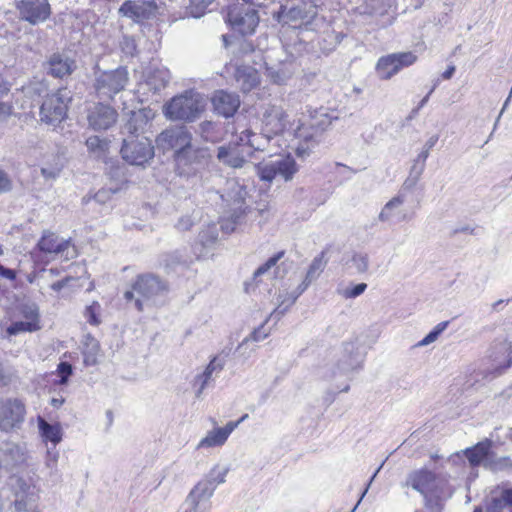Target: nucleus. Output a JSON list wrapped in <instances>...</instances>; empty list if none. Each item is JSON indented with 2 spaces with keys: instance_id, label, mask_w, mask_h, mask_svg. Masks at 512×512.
<instances>
[{
  "instance_id": "f257e3e1",
  "label": "nucleus",
  "mask_w": 512,
  "mask_h": 512,
  "mask_svg": "<svg viewBox=\"0 0 512 512\" xmlns=\"http://www.w3.org/2000/svg\"><path fill=\"white\" fill-rule=\"evenodd\" d=\"M207 100L197 91L189 90L173 97L164 107V114L171 120L193 121L204 111Z\"/></svg>"
},
{
  "instance_id": "f03ea898",
  "label": "nucleus",
  "mask_w": 512,
  "mask_h": 512,
  "mask_svg": "<svg viewBox=\"0 0 512 512\" xmlns=\"http://www.w3.org/2000/svg\"><path fill=\"white\" fill-rule=\"evenodd\" d=\"M71 99V92L67 88H59L56 92L47 94L40 106V121L53 127L60 124L67 116Z\"/></svg>"
},
{
  "instance_id": "7ed1b4c3",
  "label": "nucleus",
  "mask_w": 512,
  "mask_h": 512,
  "mask_svg": "<svg viewBox=\"0 0 512 512\" xmlns=\"http://www.w3.org/2000/svg\"><path fill=\"white\" fill-rule=\"evenodd\" d=\"M164 291V285L161 281L151 275H142L137 278L132 286V290L124 293L127 301H135L137 310L142 311L145 306L155 304V298Z\"/></svg>"
},
{
  "instance_id": "20e7f679",
  "label": "nucleus",
  "mask_w": 512,
  "mask_h": 512,
  "mask_svg": "<svg viewBox=\"0 0 512 512\" xmlns=\"http://www.w3.org/2000/svg\"><path fill=\"white\" fill-rule=\"evenodd\" d=\"M256 169L262 181L271 183L275 179H281L285 182L291 181L299 167L293 156L285 155L263 161L256 166Z\"/></svg>"
},
{
  "instance_id": "39448f33",
  "label": "nucleus",
  "mask_w": 512,
  "mask_h": 512,
  "mask_svg": "<svg viewBox=\"0 0 512 512\" xmlns=\"http://www.w3.org/2000/svg\"><path fill=\"white\" fill-rule=\"evenodd\" d=\"M129 81V73L125 67L115 70L95 71L94 87L97 95L102 99H112L125 89Z\"/></svg>"
},
{
  "instance_id": "423d86ee",
  "label": "nucleus",
  "mask_w": 512,
  "mask_h": 512,
  "mask_svg": "<svg viewBox=\"0 0 512 512\" xmlns=\"http://www.w3.org/2000/svg\"><path fill=\"white\" fill-rule=\"evenodd\" d=\"M120 152L130 165L144 166L153 159L154 146L147 136L125 137Z\"/></svg>"
},
{
  "instance_id": "0eeeda50",
  "label": "nucleus",
  "mask_w": 512,
  "mask_h": 512,
  "mask_svg": "<svg viewBox=\"0 0 512 512\" xmlns=\"http://www.w3.org/2000/svg\"><path fill=\"white\" fill-rule=\"evenodd\" d=\"M226 19L231 27L242 35L254 33L259 24V16L256 9L251 6L240 5L239 3L229 7Z\"/></svg>"
},
{
  "instance_id": "6e6552de",
  "label": "nucleus",
  "mask_w": 512,
  "mask_h": 512,
  "mask_svg": "<svg viewBox=\"0 0 512 512\" xmlns=\"http://www.w3.org/2000/svg\"><path fill=\"white\" fill-rule=\"evenodd\" d=\"M316 15V6L311 3H300L291 7L281 6L278 21L293 28L308 27Z\"/></svg>"
},
{
  "instance_id": "1a4fd4ad",
  "label": "nucleus",
  "mask_w": 512,
  "mask_h": 512,
  "mask_svg": "<svg viewBox=\"0 0 512 512\" xmlns=\"http://www.w3.org/2000/svg\"><path fill=\"white\" fill-rule=\"evenodd\" d=\"M512 342L506 338L496 339L490 348L491 379L502 375L512 365Z\"/></svg>"
},
{
  "instance_id": "9d476101",
  "label": "nucleus",
  "mask_w": 512,
  "mask_h": 512,
  "mask_svg": "<svg viewBox=\"0 0 512 512\" xmlns=\"http://www.w3.org/2000/svg\"><path fill=\"white\" fill-rule=\"evenodd\" d=\"M417 56L413 52L392 53L382 56L376 64V71L381 79H390L403 68L413 65Z\"/></svg>"
},
{
  "instance_id": "9b49d317",
  "label": "nucleus",
  "mask_w": 512,
  "mask_h": 512,
  "mask_svg": "<svg viewBox=\"0 0 512 512\" xmlns=\"http://www.w3.org/2000/svg\"><path fill=\"white\" fill-rule=\"evenodd\" d=\"M263 132L276 136L282 134L290 125L289 116L282 105L267 104L262 113Z\"/></svg>"
},
{
  "instance_id": "f8f14e48",
  "label": "nucleus",
  "mask_w": 512,
  "mask_h": 512,
  "mask_svg": "<svg viewBox=\"0 0 512 512\" xmlns=\"http://www.w3.org/2000/svg\"><path fill=\"white\" fill-rule=\"evenodd\" d=\"M212 487L197 483L189 492L179 512H209L211 509Z\"/></svg>"
},
{
  "instance_id": "ddd939ff",
  "label": "nucleus",
  "mask_w": 512,
  "mask_h": 512,
  "mask_svg": "<svg viewBox=\"0 0 512 512\" xmlns=\"http://www.w3.org/2000/svg\"><path fill=\"white\" fill-rule=\"evenodd\" d=\"M330 120L322 121L321 127L319 123L311 122L309 124L303 123L295 130V137L302 141L296 149V153L299 157H305L309 155L311 148L320 141L322 131L325 125H329Z\"/></svg>"
},
{
  "instance_id": "4468645a",
  "label": "nucleus",
  "mask_w": 512,
  "mask_h": 512,
  "mask_svg": "<svg viewBox=\"0 0 512 512\" xmlns=\"http://www.w3.org/2000/svg\"><path fill=\"white\" fill-rule=\"evenodd\" d=\"M25 405L18 399H7L0 405V429L10 431L24 421Z\"/></svg>"
},
{
  "instance_id": "2eb2a0df",
  "label": "nucleus",
  "mask_w": 512,
  "mask_h": 512,
  "mask_svg": "<svg viewBox=\"0 0 512 512\" xmlns=\"http://www.w3.org/2000/svg\"><path fill=\"white\" fill-rule=\"evenodd\" d=\"M156 143L163 150L174 149L177 158L178 152L186 149L191 144V135L183 126L172 127L160 133Z\"/></svg>"
},
{
  "instance_id": "dca6fc26",
  "label": "nucleus",
  "mask_w": 512,
  "mask_h": 512,
  "mask_svg": "<svg viewBox=\"0 0 512 512\" xmlns=\"http://www.w3.org/2000/svg\"><path fill=\"white\" fill-rule=\"evenodd\" d=\"M38 247L45 253L55 254L64 259L76 256V249L70 239H63L52 232H45L38 242Z\"/></svg>"
},
{
  "instance_id": "f3484780",
  "label": "nucleus",
  "mask_w": 512,
  "mask_h": 512,
  "mask_svg": "<svg viewBox=\"0 0 512 512\" xmlns=\"http://www.w3.org/2000/svg\"><path fill=\"white\" fill-rule=\"evenodd\" d=\"M18 8L22 18L33 25L46 21L51 14L48 0H21Z\"/></svg>"
},
{
  "instance_id": "a211bd4d",
  "label": "nucleus",
  "mask_w": 512,
  "mask_h": 512,
  "mask_svg": "<svg viewBox=\"0 0 512 512\" xmlns=\"http://www.w3.org/2000/svg\"><path fill=\"white\" fill-rule=\"evenodd\" d=\"M156 5L152 1H125L119 8V13L136 23L143 22L155 15Z\"/></svg>"
},
{
  "instance_id": "6ab92c4d",
  "label": "nucleus",
  "mask_w": 512,
  "mask_h": 512,
  "mask_svg": "<svg viewBox=\"0 0 512 512\" xmlns=\"http://www.w3.org/2000/svg\"><path fill=\"white\" fill-rule=\"evenodd\" d=\"M117 116L111 106L98 104L88 114V122L94 130H107L116 123Z\"/></svg>"
},
{
  "instance_id": "aec40b11",
  "label": "nucleus",
  "mask_w": 512,
  "mask_h": 512,
  "mask_svg": "<svg viewBox=\"0 0 512 512\" xmlns=\"http://www.w3.org/2000/svg\"><path fill=\"white\" fill-rule=\"evenodd\" d=\"M363 362V356L359 352L358 346L354 342H347L343 345L341 355L337 361L339 374H345L360 368Z\"/></svg>"
},
{
  "instance_id": "412c9836",
  "label": "nucleus",
  "mask_w": 512,
  "mask_h": 512,
  "mask_svg": "<svg viewBox=\"0 0 512 512\" xmlns=\"http://www.w3.org/2000/svg\"><path fill=\"white\" fill-rule=\"evenodd\" d=\"M408 483L423 496L444 485L441 481L436 479L434 473L426 469L411 473L408 477Z\"/></svg>"
},
{
  "instance_id": "4be33fe9",
  "label": "nucleus",
  "mask_w": 512,
  "mask_h": 512,
  "mask_svg": "<svg viewBox=\"0 0 512 512\" xmlns=\"http://www.w3.org/2000/svg\"><path fill=\"white\" fill-rule=\"evenodd\" d=\"M26 459L23 447L13 442H3L0 446V470H10Z\"/></svg>"
},
{
  "instance_id": "5701e85b",
  "label": "nucleus",
  "mask_w": 512,
  "mask_h": 512,
  "mask_svg": "<svg viewBox=\"0 0 512 512\" xmlns=\"http://www.w3.org/2000/svg\"><path fill=\"white\" fill-rule=\"evenodd\" d=\"M492 441L486 439L475 446L467 448L464 453L471 466L483 465L492 468L493 453L491 451Z\"/></svg>"
},
{
  "instance_id": "b1692460",
  "label": "nucleus",
  "mask_w": 512,
  "mask_h": 512,
  "mask_svg": "<svg viewBox=\"0 0 512 512\" xmlns=\"http://www.w3.org/2000/svg\"><path fill=\"white\" fill-rule=\"evenodd\" d=\"M212 104L218 114L228 118L233 116L238 110L240 99L235 93L219 90L215 92L212 98Z\"/></svg>"
},
{
  "instance_id": "393cba45",
  "label": "nucleus",
  "mask_w": 512,
  "mask_h": 512,
  "mask_svg": "<svg viewBox=\"0 0 512 512\" xmlns=\"http://www.w3.org/2000/svg\"><path fill=\"white\" fill-rule=\"evenodd\" d=\"M223 367L224 363L217 357H214L205 369L194 377L192 387L195 391L196 398H200L202 396L205 388L214 380L213 374L220 373L223 370Z\"/></svg>"
},
{
  "instance_id": "a878e982",
  "label": "nucleus",
  "mask_w": 512,
  "mask_h": 512,
  "mask_svg": "<svg viewBox=\"0 0 512 512\" xmlns=\"http://www.w3.org/2000/svg\"><path fill=\"white\" fill-rule=\"evenodd\" d=\"M239 426V422H228L224 427L209 431L197 445V449L220 447L225 444L230 434Z\"/></svg>"
},
{
  "instance_id": "bb28decb",
  "label": "nucleus",
  "mask_w": 512,
  "mask_h": 512,
  "mask_svg": "<svg viewBox=\"0 0 512 512\" xmlns=\"http://www.w3.org/2000/svg\"><path fill=\"white\" fill-rule=\"evenodd\" d=\"M48 74L55 78L63 79L72 74L77 68L74 59L64 54L55 53L51 55L48 62Z\"/></svg>"
},
{
  "instance_id": "cd10ccee",
  "label": "nucleus",
  "mask_w": 512,
  "mask_h": 512,
  "mask_svg": "<svg viewBox=\"0 0 512 512\" xmlns=\"http://www.w3.org/2000/svg\"><path fill=\"white\" fill-rule=\"evenodd\" d=\"M241 142L230 143L217 148V158L223 164L232 168H241L246 163L243 151H240Z\"/></svg>"
},
{
  "instance_id": "c85d7f7f",
  "label": "nucleus",
  "mask_w": 512,
  "mask_h": 512,
  "mask_svg": "<svg viewBox=\"0 0 512 512\" xmlns=\"http://www.w3.org/2000/svg\"><path fill=\"white\" fill-rule=\"evenodd\" d=\"M208 153L206 149L195 148L191 144L177 154L179 166H191L194 171L207 164Z\"/></svg>"
},
{
  "instance_id": "c756f323",
  "label": "nucleus",
  "mask_w": 512,
  "mask_h": 512,
  "mask_svg": "<svg viewBox=\"0 0 512 512\" xmlns=\"http://www.w3.org/2000/svg\"><path fill=\"white\" fill-rule=\"evenodd\" d=\"M150 125L149 112L146 110L134 111L127 123L124 125L122 133L128 134L126 137H142Z\"/></svg>"
},
{
  "instance_id": "7c9ffc66",
  "label": "nucleus",
  "mask_w": 512,
  "mask_h": 512,
  "mask_svg": "<svg viewBox=\"0 0 512 512\" xmlns=\"http://www.w3.org/2000/svg\"><path fill=\"white\" fill-rule=\"evenodd\" d=\"M235 80L244 92H250L260 81L258 71L251 66H239L235 70Z\"/></svg>"
},
{
  "instance_id": "2f4dec72",
  "label": "nucleus",
  "mask_w": 512,
  "mask_h": 512,
  "mask_svg": "<svg viewBox=\"0 0 512 512\" xmlns=\"http://www.w3.org/2000/svg\"><path fill=\"white\" fill-rule=\"evenodd\" d=\"M272 136L268 133L257 134L249 129L240 133L239 141L241 145H246L254 151H266Z\"/></svg>"
},
{
  "instance_id": "473e14b6",
  "label": "nucleus",
  "mask_w": 512,
  "mask_h": 512,
  "mask_svg": "<svg viewBox=\"0 0 512 512\" xmlns=\"http://www.w3.org/2000/svg\"><path fill=\"white\" fill-rule=\"evenodd\" d=\"M170 81V72L166 68H156L148 72L145 85L154 93L165 88Z\"/></svg>"
},
{
  "instance_id": "72a5a7b5",
  "label": "nucleus",
  "mask_w": 512,
  "mask_h": 512,
  "mask_svg": "<svg viewBox=\"0 0 512 512\" xmlns=\"http://www.w3.org/2000/svg\"><path fill=\"white\" fill-rule=\"evenodd\" d=\"M100 351L101 349L98 340L90 335L87 336L83 348L84 364L86 366H94L98 364L101 356Z\"/></svg>"
},
{
  "instance_id": "f704fd0d",
  "label": "nucleus",
  "mask_w": 512,
  "mask_h": 512,
  "mask_svg": "<svg viewBox=\"0 0 512 512\" xmlns=\"http://www.w3.org/2000/svg\"><path fill=\"white\" fill-rule=\"evenodd\" d=\"M347 270L352 274H363L369 269V256L367 253L354 252L351 257L345 262Z\"/></svg>"
},
{
  "instance_id": "c9c22d12",
  "label": "nucleus",
  "mask_w": 512,
  "mask_h": 512,
  "mask_svg": "<svg viewBox=\"0 0 512 512\" xmlns=\"http://www.w3.org/2000/svg\"><path fill=\"white\" fill-rule=\"evenodd\" d=\"M38 427L42 437L57 445L62 440V430L59 424H50L43 418L38 419Z\"/></svg>"
},
{
  "instance_id": "e433bc0d",
  "label": "nucleus",
  "mask_w": 512,
  "mask_h": 512,
  "mask_svg": "<svg viewBox=\"0 0 512 512\" xmlns=\"http://www.w3.org/2000/svg\"><path fill=\"white\" fill-rule=\"evenodd\" d=\"M423 497L425 499V506L431 512H441L443 508V501L447 497L444 491V485L438 489H435L433 492L424 495Z\"/></svg>"
},
{
  "instance_id": "4c0bfd02",
  "label": "nucleus",
  "mask_w": 512,
  "mask_h": 512,
  "mask_svg": "<svg viewBox=\"0 0 512 512\" xmlns=\"http://www.w3.org/2000/svg\"><path fill=\"white\" fill-rule=\"evenodd\" d=\"M228 471L229 469L227 467H220L219 465H216L210 470L207 476L198 483H207L208 486L212 487L213 495L216 486L225 482Z\"/></svg>"
},
{
  "instance_id": "58836bf2",
  "label": "nucleus",
  "mask_w": 512,
  "mask_h": 512,
  "mask_svg": "<svg viewBox=\"0 0 512 512\" xmlns=\"http://www.w3.org/2000/svg\"><path fill=\"white\" fill-rule=\"evenodd\" d=\"M86 146L94 157L104 158L109 148V142L99 136H91L86 140Z\"/></svg>"
},
{
  "instance_id": "ea45409f",
  "label": "nucleus",
  "mask_w": 512,
  "mask_h": 512,
  "mask_svg": "<svg viewBox=\"0 0 512 512\" xmlns=\"http://www.w3.org/2000/svg\"><path fill=\"white\" fill-rule=\"evenodd\" d=\"M284 256V251H280L270 257L265 263L260 265L254 272L253 277L254 279H257L263 275L266 274H272L271 270L273 269V274L276 275V271L278 269L277 263L280 259H282Z\"/></svg>"
},
{
  "instance_id": "a19ab883",
  "label": "nucleus",
  "mask_w": 512,
  "mask_h": 512,
  "mask_svg": "<svg viewBox=\"0 0 512 512\" xmlns=\"http://www.w3.org/2000/svg\"><path fill=\"white\" fill-rule=\"evenodd\" d=\"M404 197L402 195H397L389 200L381 212L379 213L378 219L381 222H388L394 215V210L400 207L404 203Z\"/></svg>"
},
{
  "instance_id": "79ce46f5",
  "label": "nucleus",
  "mask_w": 512,
  "mask_h": 512,
  "mask_svg": "<svg viewBox=\"0 0 512 512\" xmlns=\"http://www.w3.org/2000/svg\"><path fill=\"white\" fill-rule=\"evenodd\" d=\"M324 256L325 253L321 252L312 260L305 277H307L309 280L315 281L320 276L327 264Z\"/></svg>"
},
{
  "instance_id": "37998d69",
  "label": "nucleus",
  "mask_w": 512,
  "mask_h": 512,
  "mask_svg": "<svg viewBox=\"0 0 512 512\" xmlns=\"http://www.w3.org/2000/svg\"><path fill=\"white\" fill-rule=\"evenodd\" d=\"M218 239L216 225L212 224L203 229L198 235V241L204 248L212 247Z\"/></svg>"
},
{
  "instance_id": "c03bdc74",
  "label": "nucleus",
  "mask_w": 512,
  "mask_h": 512,
  "mask_svg": "<svg viewBox=\"0 0 512 512\" xmlns=\"http://www.w3.org/2000/svg\"><path fill=\"white\" fill-rule=\"evenodd\" d=\"M40 329L39 324L33 322V321H16L12 323L6 330L7 334L17 335L22 332H33Z\"/></svg>"
},
{
  "instance_id": "a18cd8bd",
  "label": "nucleus",
  "mask_w": 512,
  "mask_h": 512,
  "mask_svg": "<svg viewBox=\"0 0 512 512\" xmlns=\"http://www.w3.org/2000/svg\"><path fill=\"white\" fill-rule=\"evenodd\" d=\"M212 1L213 0H190L189 6L187 7L189 15L194 18L201 17Z\"/></svg>"
},
{
  "instance_id": "49530a36",
  "label": "nucleus",
  "mask_w": 512,
  "mask_h": 512,
  "mask_svg": "<svg viewBox=\"0 0 512 512\" xmlns=\"http://www.w3.org/2000/svg\"><path fill=\"white\" fill-rule=\"evenodd\" d=\"M101 306L97 301H94L91 305L85 308L84 316L87 322L91 325L97 326L101 323L99 318Z\"/></svg>"
},
{
  "instance_id": "de8ad7c7",
  "label": "nucleus",
  "mask_w": 512,
  "mask_h": 512,
  "mask_svg": "<svg viewBox=\"0 0 512 512\" xmlns=\"http://www.w3.org/2000/svg\"><path fill=\"white\" fill-rule=\"evenodd\" d=\"M367 289L366 283H359L353 287H347L345 289H338V294L345 299H353L365 292Z\"/></svg>"
},
{
  "instance_id": "09e8293b",
  "label": "nucleus",
  "mask_w": 512,
  "mask_h": 512,
  "mask_svg": "<svg viewBox=\"0 0 512 512\" xmlns=\"http://www.w3.org/2000/svg\"><path fill=\"white\" fill-rule=\"evenodd\" d=\"M21 314L26 319L25 321H33L39 324V311L35 304L23 305L21 308Z\"/></svg>"
},
{
  "instance_id": "8fccbe9b",
  "label": "nucleus",
  "mask_w": 512,
  "mask_h": 512,
  "mask_svg": "<svg viewBox=\"0 0 512 512\" xmlns=\"http://www.w3.org/2000/svg\"><path fill=\"white\" fill-rule=\"evenodd\" d=\"M269 335V332L264 330V324L258 327L257 329H254V331L250 334L249 337H246L243 339V341L238 345L237 350H240L243 348V346L249 341L253 340L255 342L264 340Z\"/></svg>"
},
{
  "instance_id": "3c124183",
  "label": "nucleus",
  "mask_w": 512,
  "mask_h": 512,
  "mask_svg": "<svg viewBox=\"0 0 512 512\" xmlns=\"http://www.w3.org/2000/svg\"><path fill=\"white\" fill-rule=\"evenodd\" d=\"M12 186L11 177L4 170L0 169V194L9 192Z\"/></svg>"
},
{
  "instance_id": "603ef678",
  "label": "nucleus",
  "mask_w": 512,
  "mask_h": 512,
  "mask_svg": "<svg viewBox=\"0 0 512 512\" xmlns=\"http://www.w3.org/2000/svg\"><path fill=\"white\" fill-rule=\"evenodd\" d=\"M120 45H121L123 52L126 53L127 55L132 56L136 52V42L131 37L124 36Z\"/></svg>"
},
{
  "instance_id": "864d4df0",
  "label": "nucleus",
  "mask_w": 512,
  "mask_h": 512,
  "mask_svg": "<svg viewBox=\"0 0 512 512\" xmlns=\"http://www.w3.org/2000/svg\"><path fill=\"white\" fill-rule=\"evenodd\" d=\"M58 372L61 376L60 383L65 384L68 377L72 374V366L68 362H61L58 365Z\"/></svg>"
},
{
  "instance_id": "5fc2aeb1",
  "label": "nucleus",
  "mask_w": 512,
  "mask_h": 512,
  "mask_svg": "<svg viewBox=\"0 0 512 512\" xmlns=\"http://www.w3.org/2000/svg\"><path fill=\"white\" fill-rule=\"evenodd\" d=\"M487 512H512V510H510L508 506L503 505L499 498L494 497L487 508Z\"/></svg>"
},
{
  "instance_id": "6e6d98bb",
  "label": "nucleus",
  "mask_w": 512,
  "mask_h": 512,
  "mask_svg": "<svg viewBox=\"0 0 512 512\" xmlns=\"http://www.w3.org/2000/svg\"><path fill=\"white\" fill-rule=\"evenodd\" d=\"M116 192H117L116 189L103 188V189H100L97 193H95L94 199H95V201H97L99 203H105L106 201H108L110 199L111 195Z\"/></svg>"
},
{
  "instance_id": "4d7b16f0",
  "label": "nucleus",
  "mask_w": 512,
  "mask_h": 512,
  "mask_svg": "<svg viewBox=\"0 0 512 512\" xmlns=\"http://www.w3.org/2000/svg\"><path fill=\"white\" fill-rule=\"evenodd\" d=\"M268 77L276 84H283L287 80L285 73L276 71L273 68H267Z\"/></svg>"
},
{
  "instance_id": "13d9d810",
  "label": "nucleus",
  "mask_w": 512,
  "mask_h": 512,
  "mask_svg": "<svg viewBox=\"0 0 512 512\" xmlns=\"http://www.w3.org/2000/svg\"><path fill=\"white\" fill-rule=\"evenodd\" d=\"M497 498L512 510V487L502 489Z\"/></svg>"
},
{
  "instance_id": "bf43d9fd",
  "label": "nucleus",
  "mask_w": 512,
  "mask_h": 512,
  "mask_svg": "<svg viewBox=\"0 0 512 512\" xmlns=\"http://www.w3.org/2000/svg\"><path fill=\"white\" fill-rule=\"evenodd\" d=\"M298 297H295V290L291 293V296H290V299H289V305L286 306L285 308H281V305L278 306L271 314H270V317H276L277 319H280L281 316H283L285 314V312L287 311L288 307L292 304L295 303V301L297 300Z\"/></svg>"
},
{
  "instance_id": "052dcab7",
  "label": "nucleus",
  "mask_w": 512,
  "mask_h": 512,
  "mask_svg": "<svg viewBox=\"0 0 512 512\" xmlns=\"http://www.w3.org/2000/svg\"><path fill=\"white\" fill-rule=\"evenodd\" d=\"M193 224V220L190 216H183L176 223V228L179 231H187L193 226Z\"/></svg>"
},
{
  "instance_id": "680f3d73",
  "label": "nucleus",
  "mask_w": 512,
  "mask_h": 512,
  "mask_svg": "<svg viewBox=\"0 0 512 512\" xmlns=\"http://www.w3.org/2000/svg\"><path fill=\"white\" fill-rule=\"evenodd\" d=\"M59 454L58 452L54 451H47V459H46V466L50 468L51 470H55L57 467Z\"/></svg>"
},
{
  "instance_id": "e2e57ef3",
  "label": "nucleus",
  "mask_w": 512,
  "mask_h": 512,
  "mask_svg": "<svg viewBox=\"0 0 512 512\" xmlns=\"http://www.w3.org/2000/svg\"><path fill=\"white\" fill-rule=\"evenodd\" d=\"M0 276L13 281L16 279V272L15 270L6 268L0 264Z\"/></svg>"
},
{
  "instance_id": "0e129e2a",
  "label": "nucleus",
  "mask_w": 512,
  "mask_h": 512,
  "mask_svg": "<svg viewBox=\"0 0 512 512\" xmlns=\"http://www.w3.org/2000/svg\"><path fill=\"white\" fill-rule=\"evenodd\" d=\"M438 334L437 332H435L434 330H432L431 332H429L419 343L418 345L419 346H427L431 343H433L434 341H436V339L438 338Z\"/></svg>"
},
{
  "instance_id": "69168bd1",
  "label": "nucleus",
  "mask_w": 512,
  "mask_h": 512,
  "mask_svg": "<svg viewBox=\"0 0 512 512\" xmlns=\"http://www.w3.org/2000/svg\"><path fill=\"white\" fill-rule=\"evenodd\" d=\"M12 113V106L5 102H0V119H5Z\"/></svg>"
},
{
  "instance_id": "338daca9",
  "label": "nucleus",
  "mask_w": 512,
  "mask_h": 512,
  "mask_svg": "<svg viewBox=\"0 0 512 512\" xmlns=\"http://www.w3.org/2000/svg\"><path fill=\"white\" fill-rule=\"evenodd\" d=\"M312 280H309L307 277L304 278L301 284L295 289V297H299L312 283Z\"/></svg>"
},
{
  "instance_id": "774afa93",
  "label": "nucleus",
  "mask_w": 512,
  "mask_h": 512,
  "mask_svg": "<svg viewBox=\"0 0 512 512\" xmlns=\"http://www.w3.org/2000/svg\"><path fill=\"white\" fill-rule=\"evenodd\" d=\"M59 172H60L59 168H53V169L46 168V167L41 168V173L45 178H55L58 176Z\"/></svg>"
}]
</instances>
